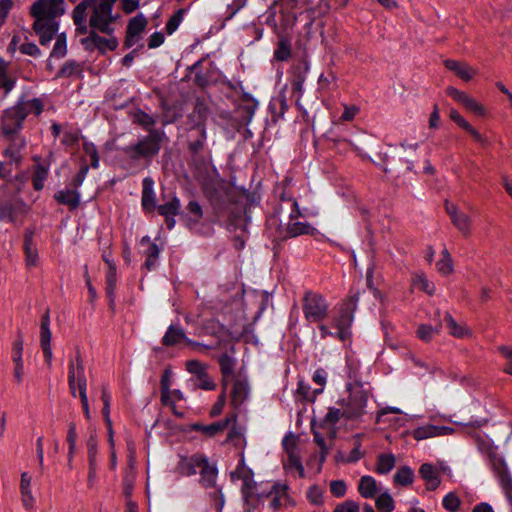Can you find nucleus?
<instances>
[{
  "mask_svg": "<svg viewBox=\"0 0 512 512\" xmlns=\"http://www.w3.org/2000/svg\"><path fill=\"white\" fill-rule=\"evenodd\" d=\"M360 294L359 289L354 287L349 289L348 295L339 304L336 313L332 317V326L336 328L337 331L332 332L328 325L321 323L318 325L321 339L333 337L343 343L351 341L354 314L358 306Z\"/></svg>",
  "mask_w": 512,
  "mask_h": 512,
  "instance_id": "nucleus-1",
  "label": "nucleus"
},
{
  "mask_svg": "<svg viewBox=\"0 0 512 512\" xmlns=\"http://www.w3.org/2000/svg\"><path fill=\"white\" fill-rule=\"evenodd\" d=\"M43 111V103L39 98L31 100H19L14 106L4 110L1 121V132L3 136H13L18 134L22 128L26 117L30 113L36 116Z\"/></svg>",
  "mask_w": 512,
  "mask_h": 512,
  "instance_id": "nucleus-2",
  "label": "nucleus"
},
{
  "mask_svg": "<svg viewBox=\"0 0 512 512\" xmlns=\"http://www.w3.org/2000/svg\"><path fill=\"white\" fill-rule=\"evenodd\" d=\"M164 137L163 131L153 130L134 145H130V173H136L150 165L159 153Z\"/></svg>",
  "mask_w": 512,
  "mask_h": 512,
  "instance_id": "nucleus-3",
  "label": "nucleus"
},
{
  "mask_svg": "<svg viewBox=\"0 0 512 512\" xmlns=\"http://www.w3.org/2000/svg\"><path fill=\"white\" fill-rule=\"evenodd\" d=\"M302 310L308 322L319 323L328 316L329 304L323 295L307 291L303 297Z\"/></svg>",
  "mask_w": 512,
  "mask_h": 512,
  "instance_id": "nucleus-4",
  "label": "nucleus"
},
{
  "mask_svg": "<svg viewBox=\"0 0 512 512\" xmlns=\"http://www.w3.org/2000/svg\"><path fill=\"white\" fill-rule=\"evenodd\" d=\"M195 112H197V120L190 127L188 136V150L192 156L198 155L203 150L207 140L206 109L197 105Z\"/></svg>",
  "mask_w": 512,
  "mask_h": 512,
  "instance_id": "nucleus-5",
  "label": "nucleus"
},
{
  "mask_svg": "<svg viewBox=\"0 0 512 512\" xmlns=\"http://www.w3.org/2000/svg\"><path fill=\"white\" fill-rule=\"evenodd\" d=\"M112 7L113 0H98L89 5L88 9L92 11L89 21L92 31L110 32L109 25L113 20L111 14Z\"/></svg>",
  "mask_w": 512,
  "mask_h": 512,
  "instance_id": "nucleus-6",
  "label": "nucleus"
},
{
  "mask_svg": "<svg viewBox=\"0 0 512 512\" xmlns=\"http://www.w3.org/2000/svg\"><path fill=\"white\" fill-rule=\"evenodd\" d=\"M487 461L507 499L512 504V476L503 456L498 451L487 457Z\"/></svg>",
  "mask_w": 512,
  "mask_h": 512,
  "instance_id": "nucleus-7",
  "label": "nucleus"
},
{
  "mask_svg": "<svg viewBox=\"0 0 512 512\" xmlns=\"http://www.w3.org/2000/svg\"><path fill=\"white\" fill-rule=\"evenodd\" d=\"M368 402L367 392L363 389L350 394L348 399H340L337 404L343 407L342 417L349 421L361 418L365 413Z\"/></svg>",
  "mask_w": 512,
  "mask_h": 512,
  "instance_id": "nucleus-8",
  "label": "nucleus"
},
{
  "mask_svg": "<svg viewBox=\"0 0 512 512\" xmlns=\"http://www.w3.org/2000/svg\"><path fill=\"white\" fill-rule=\"evenodd\" d=\"M68 385L73 397H76V389L87 390L84 361L79 349L76 351L75 360H70L68 364Z\"/></svg>",
  "mask_w": 512,
  "mask_h": 512,
  "instance_id": "nucleus-9",
  "label": "nucleus"
},
{
  "mask_svg": "<svg viewBox=\"0 0 512 512\" xmlns=\"http://www.w3.org/2000/svg\"><path fill=\"white\" fill-rule=\"evenodd\" d=\"M316 233L317 229L307 222L290 221L285 228L279 224L275 241L278 245L280 242L286 241L289 238H294L300 235L314 236Z\"/></svg>",
  "mask_w": 512,
  "mask_h": 512,
  "instance_id": "nucleus-10",
  "label": "nucleus"
},
{
  "mask_svg": "<svg viewBox=\"0 0 512 512\" xmlns=\"http://www.w3.org/2000/svg\"><path fill=\"white\" fill-rule=\"evenodd\" d=\"M64 0H37L31 7V15L35 19H55L64 12L61 7Z\"/></svg>",
  "mask_w": 512,
  "mask_h": 512,
  "instance_id": "nucleus-11",
  "label": "nucleus"
},
{
  "mask_svg": "<svg viewBox=\"0 0 512 512\" xmlns=\"http://www.w3.org/2000/svg\"><path fill=\"white\" fill-rule=\"evenodd\" d=\"M240 100L241 103L236 107L235 113L239 119L240 126H247L254 117L258 101L248 92H243Z\"/></svg>",
  "mask_w": 512,
  "mask_h": 512,
  "instance_id": "nucleus-12",
  "label": "nucleus"
},
{
  "mask_svg": "<svg viewBox=\"0 0 512 512\" xmlns=\"http://www.w3.org/2000/svg\"><path fill=\"white\" fill-rule=\"evenodd\" d=\"M82 45L88 51L99 50L104 54L107 51H113L118 46V41L114 37L105 38L99 36L95 31H90L89 36L81 40Z\"/></svg>",
  "mask_w": 512,
  "mask_h": 512,
  "instance_id": "nucleus-13",
  "label": "nucleus"
},
{
  "mask_svg": "<svg viewBox=\"0 0 512 512\" xmlns=\"http://www.w3.org/2000/svg\"><path fill=\"white\" fill-rule=\"evenodd\" d=\"M446 94L453 100L462 104L466 110L474 113L477 116H485V107L467 93L460 91L453 86H449L446 89Z\"/></svg>",
  "mask_w": 512,
  "mask_h": 512,
  "instance_id": "nucleus-14",
  "label": "nucleus"
},
{
  "mask_svg": "<svg viewBox=\"0 0 512 512\" xmlns=\"http://www.w3.org/2000/svg\"><path fill=\"white\" fill-rule=\"evenodd\" d=\"M184 342L188 346L199 347L202 346L199 342L191 340L185 334L184 329L180 325L171 324L167 328L164 336L161 339L163 346L172 347ZM203 347H206L203 345Z\"/></svg>",
  "mask_w": 512,
  "mask_h": 512,
  "instance_id": "nucleus-15",
  "label": "nucleus"
},
{
  "mask_svg": "<svg viewBox=\"0 0 512 512\" xmlns=\"http://www.w3.org/2000/svg\"><path fill=\"white\" fill-rule=\"evenodd\" d=\"M237 418L238 414L236 412H230L224 419L208 425L194 423L191 425V429L201 432L203 435L212 438L227 429L231 423H236Z\"/></svg>",
  "mask_w": 512,
  "mask_h": 512,
  "instance_id": "nucleus-16",
  "label": "nucleus"
},
{
  "mask_svg": "<svg viewBox=\"0 0 512 512\" xmlns=\"http://www.w3.org/2000/svg\"><path fill=\"white\" fill-rule=\"evenodd\" d=\"M181 201L172 190H162L161 203L157 206L156 211L160 216L181 215Z\"/></svg>",
  "mask_w": 512,
  "mask_h": 512,
  "instance_id": "nucleus-17",
  "label": "nucleus"
},
{
  "mask_svg": "<svg viewBox=\"0 0 512 512\" xmlns=\"http://www.w3.org/2000/svg\"><path fill=\"white\" fill-rule=\"evenodd\" d=\"M40 345L44 354L45 362L48 367L52 366V348L50 331V310L47 309L41 317L40 323Z\"/></svg>",
  "mask_w": 512,
  "mask_h": 512,
  "instance_id": "nucleus-18",
  "label": "nucleus"
},
{
  "mask_svg": "<svg viewBox=\"0 0 512 512\" xmlns=\"http://www.w3.org/2000/svg\"><path fill=\"white\" fill-rule=\"evenodd\" d=\"M59 24L55 19H35L33 29L39 36L41 45H47L58 31Z\"/></svg>",
  "mask_w": 512,
  "mask_h": 512,
  "instance_id": "nucleus-19",
  "label": "nucleus"
},
{
  "mask_svg": "<svg viewBox=\"0 0 512 512\" xmlns=\"http://www.w3.org/2000/svg\"><path fill=\"white\" fill-rule=\"evenodd\" d=\"M309 71V63L306 60H301L294 64L291 69V88L292 93L301 97L303 94V85Z\"/></svg>",
  "mask_w": 512,
  "mask_h": 512,
  "instance_id": "nucleus-20",
  "label": "nucleus"
},
{
  "mask_svg": "<svg viewBox=\"0 0 512 512\" xmlns=\"http://www.w3.org/2000/svg\"><path fill=\"white\" fill-rule=\"evenodd\" d=\"M198 469L200 473V484L206 489L215 487L218 468L216 464H210L209 459L205 454H203V457L200 459V466Z\"/></svg>",
  "mask_w": 512,
  "mask_h": 512,
  "instance_id": "nucleus-21",
  "label": "nucleus"
},
{
  "mask_svg": "<svg viewBox=\"0 0 512 512\" xmlns=\"http://www.w3.org/2000/svg\"><path fill=\"white\" fill-rule=\"evenodd\" d=\"M203 453H194L191 456H179V461L176 465L175 471L180 476L190 477L197 473L200 466V459Z\"/></svg>",
  "mask_w": 512,
  "mask_h": 512,
  "instance_id": "nucleus-22",
  "label": "nucleus"
},
{
  "mask_svg": "<svg viewBox=\"0 0 512 512\" xmlns=\"http://www.w3.org/2000/svg\"><path fill=\"white\" fill-rule=\"evenodd\" d=\"M203 215L204 213L200 203L197 200H190L185 210H181L180 219L189 229H193L200 223Z\"/></svg>",
  "mask_w": 512,
  "mask_h": 512,
  "instance_id": "nucleus-23",
  "label": "nucleus"
},
{
  "mask_svg": "<svg viewBox=\"0 0 512 512\" xmlns=\"http://www.w3.org/2000/svg\"><path fill=\"white\" fill-rule=\"evenodd\" d=\"M141 205L146 214L153 213L158 206L154 192V180L151 177H145L142 181Z\"/></svg>",
  "mask_w": 512,
  "mask_h": 512,
  "instance_id": "nucleus-24",
  "label": "nucleus"
},
{
  "mask_svg": "<svg viewBox=\"0 0 512 512\" xmlns=\"http://www.w3.org/2000/svg\"><path fill=\"white\" fill-rule=\"evenodd\" d=\"M271 497L269 507L274 511H278L283 505V499H289L288 486L286 484L274 483L265 495Z\"/></svg>",
  "mask_w": 512,
  "mask_h": 512,
  "instance_id": "nucleus-25",
  "label": "nucleus"
},
{
  "mask_svg": "<svg viewBox=\"0 0 512 512\" xmlns=\"http://www.w3.org/2000/svg\"><path fill=\"white\" fill-rule=\"evenodd\" d=\"M54 199L61 205H66L73 211L80 205V193L77 189L67 187L64 190H60L54 194Z\"/></svg>",
  "mask_w": 512,
  "mask_h": 512,
  "instance_id": "nucleus-26",
  "label": "nucleus"
},
{
  "mask_svg": "<svg viewBox=\"0 0 512 512\" xmlns=\"http://www.w3.org/2000/svg\"><path fill=\"white\" fill-rule=\"evenodd\" d=\"M288 109L289 105L284 93H280L277 97L272 98L268 106L272 122L276 124L279 120L283 119Z\"/></svg>",
  "mask_w": 512,
  "mask_h": 512,
  "instance_id": "nucleus-27",
  "label": "nucleus"
},
{
  "mask_svg": "<svg viewBox=\"0 0 512 512\" xmlns=\"http://www.w3.org/2000/svg\"><path fill=\"white\" fill-rule=\"evenodd\" d=\"M419 475L426 481L430 491L436 490L441 483L437 468L431 463H423L419 468Z\"/></svg>",
  "mask_w": 512,
  "mask_h": 512,
  "instance_id": "nucleus-28",
  "label": "nucleus"
},
{
  "mask_svg": "<svg viewBox=\"0 0 512 512\" xmlns=\"http://www.w3.org/2000/svg\"><path fill=\"white\" fill-rule=\"evenodd\" d=\"M467 433L474 440L478 451L485 455L486 458L494 452L498 451V446L494 445L493 440L490 439L487 435H482L481 433L474 430L468 431Z\"/></svg>",
  "mask_w": 512,
  "mask_h": 512,
  "instance_id": "nucleus-29",
  "label": "nucleus"
},
{
  "mask_svg": "<svg viewBox=\"0 0 512 512\" xmlns=\"http://www.w3.org/2000/svg\"><path fill=\"white\" fill-rule=\"evenodd\" d=\"M164 124L175 123L183 117V104L181 102H162Z\"/></svg>",
  "mask_w": 512,
  "mask_h": 512,
  "instance_id": "nucleus-30",
  "label": "nucleus"
},
{
  "mask_svg": "<svg viewBox=\"0 0 512 512\" xmlns=\"http://www.w3.org/2000/svg\"><path fill=\"white\" fill-rule=\"evenodd\" d=\"M34 230L26 229L24 233V252L27 266H36L38 262V251L33 242Z\"/></svg>",
  "mask_w": 512,
  "mask_h": 512,
  "instance_id": "nucleus-31",
  "label": "nucleus"
},
{
  "mask_svg": "<svg viewBox=\"0 0 512 512\" xmlns=\"http://www.w3.org/2000/svg\"><path fill=\"white\" fill-rule=\"evenodd\" d=\"M452 207L453 211H450V207L447 205V213L450 216L452 223L463 235H469L471 223L469 216L465 213L458 212L455 205H452Z\"/></svg>",
  "mask_w": 512,
  "mask_h": 512,
  "instance_id": "nucleus-32",
  "label": "nucleus"
},
{
  "mask_svg": "<svg viewBox=\"0 0 512 512\" xmlns=\"http://www.w3.org/2000/svg\"><path fill=\"white\" fill-rule=\"evenodd\" d=\"M147 25L148 20L142 13L130 18V48L139 41L140 34L146 29Z\"/></svg>",
  "mask_w": 512,
  "mask_h": 512,
  "instance_id": "nucleus-33",
  "label": "nucleus"
},
{
  "mask_svg": "<svg viewBox=\"0 0 512 512\" xmlns=\"http://www.w3.org/2000/svg\"><path fill=\"white\" fill-rule=\"evenodd\" d=\"M173 372L170 366H167L161 375L160 391L162 405L172 404L171 385Z\"/></svg>",
  "mask_w": 512,
  "mask_h": 512,
  "instance_id": "nucleus-34",
  "label": "nucleus"
},
{
  "mask_svg": "<svg viewBox=\"0 0 512 512\" xmlns=\"http://www.w3.org/2000/svg\"><path fill=\"white\" fill-rule=\"evenodd\" d=\"M328 140H329L330 142H332V143H333V146H334V147H337V146H338L339 144H341V143H347V144H349V146L351 147V149H352V150H353V151H354V152H355L359 157H361V159H362V160L371 161V162H373L375 165H377V166L381 167L385 173H388V172H389V170H388L386 167H384V166H382V165H380V164L375 163V162L372 160V158H371L368 154L364 153V152L362 151V149H361L360 147H358L355 143H353L351 140H348V139H346L345 137L340 136V135H337V136H334V137H330V138H328Z\"/></svg>",
  "mask_w": 512,
  "mask_h": 512,
  "instance_id": "nucleus-35",
  "label": "nucleus"
},
{
  "mask_svg": "<svg viewBox=\"0 0 512 512\" xmlns=\"http://www.w3.org/2000/svg\"><path fill=\"white\" fill-rule=\"evenodd\" d=\"M444 65L448 70L454 72L460 79L466 82L472 79L474 71L468 65H463L452 59L445 60Z\"/></svg>",
  "mask_w": 512,
  "mask_h": 512,
  "instance_id": "nucleus-36",
  "label": "nucleus"
},
{
  "mask_svg": "<svg viewBox=\"0 0 512 512\" xmlns=\"http://www.w3.org/2000/svg\"><path fill=\"white\" fill-rule=\"evenodd\" d=\"M376 480L369 475L362 476L358 483V492L363 498H373L377 493Z\"/></svg>",
  "mask_w": 512,
  "mask_h": 512,
  "instance_id": "nucleus-37",
  "label": "nucleus"
},
{
  "mask_svg": "<svg viewBox=\"0 0 512 512\" xmlns=\"http://www.w3.org/2000/svg\"><path fill=\"white\" fill-rule=\"evenodd\" d=\"M248 385L244 381L236 380L231 391V405L238 408L247 398Z\"/></svg>",
  "mask_w": 512,
  "mask_h": 512,
  "instance_id": "nucleus-38",
  "label": "nucleus"
},
{
  "mask_svg": "<svg viewBox=\"0 0 512 512\" xmlns=\"http://www.w3.org/2000/svg\"><path fill=\"white\" fill-rule=\"evenodd\" d=\"M144 242H147V244H148V248L144 252L145 257H146L144 266L148 270H152L157 265V261H158L159 254H160V249L156 243L150 242L148 237L142 238V243H144Z\"/></svg>",
  "mask_w": 512,
  "mask_h": 512,
  "instance_id": "nucleus-39",
  "label": "nucleus"
},
{
  "mask_svg": "<svg viewBox=\"0 0 512 512\" xmlns=\"http://www.w3.org/2000/svg\"><path fill=\"white\" fill-rule=\"evenodd\" d=\"M116 267L110 265L106 274V294L109 299V308L115 310Z\"/></svg>",
  "mask_w": 512,
  "mask_h": 512,
  "instance_id": "nucleus-40",
  "label": "nucleus"
},
{
  "mask_svg": "<svg viewBox=\"0 0 512 512\" xmlns=\"http://www.w3.org/2000/svg\"><path fill=\"white\" fill-rule=\"evenodd\" d=\"M292 56L291 42L286 37H281L273 53V59L278 62H285Z\"/></svg>",
  "mask_w": 512,
  "mask_h": 512,
  "instance_id": "nucleus-41",
  "label": "nucleus"
},
{
  "mask_svg": "<svg viewBox=\"0 0 512 512\" xmlns=\"http://www.w3.org/2000/svg\"><path fill=\"white\" fill-rule=\"evenodd\" d=\"M131 118L134 124L139 125L140 127H142V129L148 131V133H150V131L155 130L153 128L155 125L154 118L148 113L142 111L141 109H138L136 112L132 113Z\"/></svg>",
  "mask_w": 512,
  "mask_h": 512,
  "instance_id": "nucleus-42",
  "label": "nucleus"
},
{
  "mask_svg": "<svg viewBox=\"0 0 512 512\" xmlns=\"http://www.w3.org/2000/svg\"><path fill=\"white\" fill-rule=\"evenodd\" d=\"M444 321L449 333L456 338H464L471 334L470 330L464 326L457 324L452 315L449 312L445 313Z\"/></svg>",
  "mask_w": 512,
  "mask_h": 512,
  "instance_id": "nucleus-43",
  "label": "nucleus"
},
{
  "mask_svg": "<svg viewBox=\"0 0 512 512\" xmlns=\"http://www.w3.org/2000/svg\"><path fill=\"white\" fill-rule=\"evenodd\" d=\"M101 400L103 402L102 415L104 417V420H105V423L107 425L108 432H109V442H110V445H114L112 422L110 419V395L108 394L105 387H103V389H102Z\"/></svg>",
  "mask_w": 512,
  "mask_h": 512,
  "instance_id": "nucleus-44",
  "label": "nucleus"
},
{
  "mask_svg": "<svg viewBox=\"0 0 512 512\" xmlns=\"http://www.w3.org/2000/svg\"><path fill=\"white\" fill-rule=\"evenodd\" d=\"M395 466V457L393 454L382 453L377 457L376 469L378 474H388Z\"/></svg>",
  "mask_w": 512,
  "mask_h": 512,
  "instance_id": "nucleus-45",
  "label": "nucleus"
},
{
  "mask_svg": "<svg viewBox=\"0 0 512 512\" xmlns=\"http://www.w3.org/2000/svg\"><path fill=\"white\" fill-rule=\"evenodd\" d=\"M394 483L401 486H409L414 481V471L409 466H401L393 477Z\"/></svg>",
  "mask_w": 512,
  "mask_h": 512,
  "instance_id": "nucleus-46",
  "label": "nucleus"
},
{
  "mask_svg": "<svg viewBox=\"0 0 512 512\" xmlns=\"http://www.w3.org/2000/svg\"><path fill=\"white\" fill-rule=\"evenodd\" d=\"M218 363L220 366V372L223 378H228L234 375V369L236 365V359L227 353H223L218 358Z\"/></svg>",
  "mask_w": 512,
  "mask_h": 512,
  "instance_id": "nucleus-47",
  "label": "nucleus"
},
{
  "mask_svg": "<svg viewBox=\"0 0 512 512\" xmlns=\"http://www.w3.org/2000/svg\"><path fill=\"white\" fill-rule=\"evenodd\" d=\"M49 172V166H44L43 164H38L35 167V171L32 177V185L34 190L40 191L44 187V182L47 179Z\"/></svg>",
  "mask_w": 512,
  "mask_h": 512,
  "instance_id": "nucleus-48",
  "label": "nucleus"
},
{
  "mask_svg": "<svg viewBox=\"0 0 512 512\" xmlns=\"http://www.w3.org/2000/svg\"><path fill=\"white\" fill-rule=\"evenodd\" d=\"M253 326L251 324H246L243 327V330L239 334H234L232 331H230L228 328H226L224 325L219 326L218 335L230 338L234 340L235 342H238L243 338L246 334H253Z\"/></svg>",
  "mask_w": 512,
  "mask_h": 512,
  "instance_id": "nucleus-49",
  "label": "nucleus"
},
{
  "mask_svg": "<svg viewBox=\"0 0 512 512\" xmlns=\"http://www.w3.org/2000/svg\"><path fill=\"white\" fill-rule=\"evenodd\" d=\"M413 284L415 287L420 289L421 291L427 293L432 296L435 293L436 287L433 282H430L425 274H417L413 279Z\"/></svg>",
  "mask_w": 512,
  "mask_h": 512,
  "instance_id": "nucleus-50",
  "label": "nucleus"
},
{
  "mask_svg": "<svg viewBox=\"0 0 512 512\" xmlns=\"http://www.w3.org/2000/svg\"><path fill=\"white\" fill-rule=\"evenodd\" d=\"M375 505L380 512H392L395 509V502L388 492L380 494L375 501Z\"/></svg>",
  "mask_w": 512,
  "mask_h": 512,
  "instance_id": "nucleus-51",
  "label": "nucleus"
},
{
  "mask_svg": "<svg viewBox=\"0 0 512 512\" xmlns=\"http://www.w3.org/2000/svg\"><path fill=\"white\" fill-rule=\"evenodd\" d=\"M437 426L428 424L425 426H419L416 429L413 430L412 436L415 440H424L430 437H436L437 436Z\"/></svg>",
  "mask_w": 512,
  "mask_h": 512,
  "instance_id": "nucleus-52",
  "label": "nucleus"
},
{
  "mask_svg": "<svg viewBox=\"0 0 512 512\" xmlns=\"http://www.w3.org/2000/svg\"><path fill=\"white\" fill-rule=\"evenodd\" d=\"M342 417V411L339 408L330 407L327 414L318 424L319 428H326L329 425H335Z\"/></svg>",
  "mask_w": 512,
  "mask_h": 512,
  "instance_id": "nucleus-53",
  "label": "nucleus"
},
{
  "mask_svg": "<svg viewBox=\"0 0 512 512\" xmlns=\"http://www.w3.org/2000/svg\"><path fill=\"white\" fill-rule=\"evenodd\" d=\"M184 13V9H178L170 16L165 26L167 34L171 35L178 29L183 20Z\"/></svg>",
  "mask_w": 512,
  "mask_h": 512,
  "instance_id": "nucleus-54",
  "label": "nucleus"
},
{
  "mask_svg": "<svg viewBox=\"0 0 512 512\" xmlns=\"http://www.w3.org/2000/svg\"><path fill=\"white\" fill-rule=\"evenodd\" d=\"M442 505L449 512H458L461 500L454 492H450L444 496Z\"/></svg>",
  "mask_w": 512,
  "mask_h": 512,
  "instance_id": "nucleus-55",
  "label": "nucleus"
},
{
  "mask_svg": "<svg viewBox=\"0 0 512 512\" xmlns=\"http://www.w3.org/2000/svg\"><path fill=\"white\" fill-rule=\"evenodd\" d=\"M76 440H77V432H76V424L74 422L69 423L68 432H67V442L69 445L68 449V461L71 463L72 457L76 448Z\"/></svg>",
  "mask_w": 512,
  "mask_h": 512,
  "instance_id": "nucleus-56",
  "label": "nucleus"
},
{
  "mask_svg": "<svg viewBox=\"0 0 512 512\" xmlns=\"http://www.w3.org/2000/svg\"><path fill=\"white\" fill-rule=\"evenodd\" d=\"M4 219L16 223L15 206L10 201H0V220Z\"/></svg>",
  "mask_w": 512,
  "mask_h": 512,
  "instance_id": "nucleus-57",
  "label": "nucleus"
},
{
  "mask_svg": "<svg viewBox=\"0 0 512 512\" xmlns=\"http://www.w3.org/2000/svg\"><path fill=\"white\" fill-rule=\"evenodd\" d=\"M186 370L193 374L196 378L205 376V373H207L206 365L199 360H188L186 362Z\"/></svg>",
  "mask_w": 512,
  "mask_h": 512,
  "instance_id": "nucleus-58",
  "label": "nucleus"
},
{
  "mask_svg": "<svg viewBox=\"0 0 512 512\" xmlns=\"http://www.w3.org/2000/svg\"><path fill=\"white\" fill-rule=\"evenodd\" d=\"M306 497L313 505L323 504V491L318 485H312L306 492Z\"/></svg>",
  "mask_w": 512,
  "mask_h": 512,
  "instance_id": "nucleus-59",
  "label": "nucleus"
},
{
  "mask_svg": "<svg viewBox=\"0 0 512 512\" xmlns=\"http://www.w3.org/2000/svg\"><path fill=\"white\" fill-rule=\"evenodd\" d=\"M83 151L90 157V166L94 169L98 168L99 155L96 146L91 142H84Z\"/></svg>",
  "mask_w": 512,
  "mask_h": 512,
  "instance_id": "nucleus-60",
  "label": "nucleus"
},
{
  "mask_svg": "<svg viewBox=\"0 0 512 512\" xmlns=\"http://www.w3.org/2000/svg\"><path fill=\"white\" fill-rule=\"evenodd\" d=\"M360 437H361V434L355 435V438H356L355 446L350 451L347 458L345 459L346 463H356L364 456L365 453L360 450V448H361Z\"/></svg>",
  "mask_w": 512,
  "mask_h": 512,
  "instance_id": "nucleus-61",
  "label": "nucleus"
},
{
  "mask_svg": "<svg viewBox=\"0 0 512 512\" xmlns=\"http://www.w3.org/2000/svg\"><path fill=\"white\" fill-rule=\"evenodd\" d=\"M439 330L437 328L432 327L431 325L422 324L417 329V336L419 339L428 342L430 341L435 334H437Z\"/></svg>",
  "mask_w": 512,
  "mask_h": 512,
  "instance_id": "nucleus-62",
  "label": "nucleus"
},
{
  "mask_svg": "<svg viewBox=\"0 0 512 512\" xmlns=\"http://www.w3.org/2000/svg\"><path fill=\"white\" fill-rule=\"evenodd\" d=\"M67 53L66 36L64 33L57 36L51 56L63 57Z\"/></svg>",
  "mask_w": 512,
  "mask_h": 512,
  "instance_id": "nucleus-63",
  "label": "nucleus"
},
{
  "mask_svg": "<svg viewBox=\"0 0 512 512\" xmlns=\"http://www.w3.org/2000/svg\"><path fill=\"white\" fill-rule=\"evenodd\" d=\"M195 387L206 391H212L216 389V384L208 373H205V376L196 378Z\"/></svg>",
  "mask_w": 512,
  "mask_h": 512,
  "instance_id": "nucleus-64",
  "label": "nucleus"
}]
</instances>
